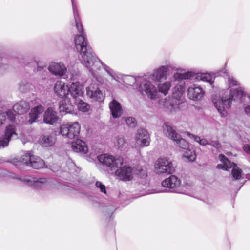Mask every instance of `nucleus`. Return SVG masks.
<instances>
[{
    "label": "nucleus",
    "mask_w": 250,
    "mask_h": 250,
    "mask_svg": "<svg viewBox=\"0 0 250 250\" xmlns=\"http://www.w3.org/2000/svg\"><path fill=\"white\" fill-rule=\"evenodd\" d=\"M247 96V94L241 87L237 89H227L222 96H212V102L218 112L222 117L227 115V110L231 106L232 101L242 103Z\"/></svg>",
    "instance_id": "1"
},
{
    "label": "nucleus",
    "mask_w": 250,
    "mask_h": 250,
    "mask_svg": "<svg viewBox=\"0 0 250 250\" xmlns=\"http://www.w3.org/2000/svg\"><path fill=\"white\" fill-rule=\"evenodd\" d=\"M77 48L80 50H84L87 53L82 52V57L81 58V63L87 69L91 75L95 79L98 80V74L97 72L100 71L101 67L111 76L112 79L115 80V74L114 71L108 66L103 63L94 53L91 48H83L77 44Z\"/></svg>",
    "instance_id": "2"
},
{
    "label": "nucleus",
    "mask_w": 250,
    "mask_h": 250,
    "mask_svg": "<svg viewBox=\"0 0 250 250\" xmlns=\"http://www.w3.org/2000/svg\"><path fill=\"white\" fill-rule=\"evenodd\" d=\"M140 84L138 87V90L143 95H147V96L153 100L156 98L157 95V90L156 87L152 84V83L144 78H139L136 79L132 76H126L124 78V82L128 85H133L137 82H139Z\"/></svg>",
    "instance_id": "3"
},
{
    "label": "nucleus",
    "mask_w": 250,
    "mask_h": 250,
    "mask_svg": "<svg viewBox=\"0 0 250 250\" xmlns=\"http://www.w3.org/2000/svg\"><path fill=\"white\" fill-rule=\"evenodd\" d=\"M72 5L74 17L76 23V26L78 31L80 33V35H77L75 36L74 42L75 45L76 50L78 52H80L81 58L82 57V52L83 51L85 54L87 53L86 51L83 50H80L77 48V44H80V45L83 48H86V47H89L91 48L88 44V42L86 38L85 34L84 32L83 26L81 23L80 16L79 15L78 10L77 9V6L74 2V0H71Z\"/></svg>",
    "instance_id": "4"
},
{
    "label": "nucleus",
    "mask_w": 250,
    "mask_h": 250,
    "mask_svg": "<svg viewBox=\"0 0 250 250\" xmlns=\"http://www.w3.org/2000/svg\"><path fill=\"white\" fill-rule=\"evenodd\" d=\"M218 158L222 163L217 165V168L218 169L229 170V169L232 167L231 174L233 179L238 180L241 178L242 171L238 167L235 163L230 162L228 158L223 154H220Z\"/></svg>",
    "instance_id": "5"
},
{
    "label": "nucleus",
    "mask_w": 250,
    "mask_h": 250,
    "mask_svg": "<svg viewBox=\"0 0 250 250\" xmlns=\"http://www.w3.org/2000/svg\"><path fill=\"white\" fill-rule=\"evenodd\" d=\"M155 170L157 174H170L174 170V167L171 161L167 157H160L155 162Z\"/></svg>",
    "instance_id": "6"
},
{
    "label": "nucleus",
    "mask_w": 250,
    "mask_h": 250,
    "mask_svg": "<svg viewBox=\"0 0 250 250\" xmlns=\"http://www.w3.org/2000/svg\"><path fill=\"white\" fill-rule=\"evenodd\" d=\"M80 131V125L78 122L64 124L60 127L61 134L70 139H77Z\"/></svg>",
    "instance_id": "7"
},
{
    "label": "nucleus",
    "mask_w": 250,
    "mask_h": 250,
    "mask_svg": "<svg viewBox=\"0 0 250 250\" xmlns=\"http://www.w3.org/2000/svg\"><path fill=\"white\" fill-rule=\"evenodd\" d=\"M17 179L36 190L43 188L47 182V179L44 177L39 178L30 176H21Z\"/></svg>",
    "instance_id": "8"
},
{
    "label": "nucleus",
    "mask_w": 250,
    "mask_h": 250,
    "mask_svg": "<svg viewBox=\"0 0 250 250\" xmlns=\"http://www.w3.org/2000/svg\"><path fill=\"white\" fill-rule=\"evenodd\" d=\"M99 161L103 165L110 168L112 170H115L123 165V160L121 158H116L114 156L106 154H101L98 157Z\"/></svg>",
    "instance_id": "9"
},
{
    "label": "nucleus",
    "mask_w": 250,
    "mask_h": 250,
    "mask_svg": "<svg viewBox=\"0 0 250 250\" xmlns=\"http://www.w3.org/2000/svg\"><path fill=\"white\" fill-rule=\"evenodd\" d=\"M173 69V66L170 63L161 66L153 70L151 78L155 82H160L162 80H166L167 73Z\"/></svg>",
    "instance_id": "10"
},
{
    "label": "nucleus",
    "mask_w": 250,
    "mask_h": 250,
    "mask_svg": "<svg viewBox=\"0 0 250 250\" xmlns=\"http://www.w3.org/2000/svg\"><path fill=\"white\" fill-rule=\"evenodd\" d=\"M119 167L115 170L116 175L119 179L124 181H130L133 178L134 173L135 171L130 166L125 165L123 167Z\"/></svg>",
    "instance_id": "11"
},
{
    "label": "nucleus",
    "mask_w": 250,
    "mask_h": 250,
    "mask_svg": "<svg viewBox=\"0 0 250 250\" xmlns=\"http://www.w3.org/2000/svg\"><path fill=\"white\" fill-rule=\"evenodd\" d=\"M15 126L13 125H8L4 131V134L0 137V148L7 146L12 138L17 137Z\"/></svg>",
    "instance_id": "12"
},
{
    "label": "nucleus",
    "mask_w": 250,
    "mask_h": 250,
    "mask_svg": "<svg viewBox=\"0 0 250 250\" xmlns=\"http://www.w3.org/2000/svg\"><path fill=\"white\" fill-rule=\"evenodd\" d=\"M86 91L87 96L93 100L103 101L104 96L97 84L92 83L90 84L86 88Z\"/></svg>",
    "instance_id": "13"
},
{
    "label": "nucleus",
    "mask_w": 250,
    "mask_h": 250,
    "mask_svg": "<svg viewBox=\"0 0 250 250\" xmlns=\"http://www.w3.org/2000/svg\"><path fill=\"white\" fill-rule=\"evenodd\" d=\"M181 184V180L175 175H171L162 182V186L169 189V191L177 192Z\"/></svg>",
    "instance_id": "14"
},
{
    "label": "nucleus",
    "mask_w": 250,
    "mask_h": 250,
    "mask_svg": "<svg viewBox=\"0 0 250 250\" xmlns=\"http://www.w3.org/2000/svg\"><path fill=\"white\" fill-rule=\"evenodd\" d=\"M135 140L137 144L142 146H147L150 144L149 135L145 129L141 128L138 130Z\"/></svg>",
    "instance_id": "15"
},
{
    "label": "nucleus",
    "mask_w": 250,
    "mask_h": 250,
    "mask_svg": "<svg viewBox=\"0 0 250 250\" xmlns=\"http://www.w3.org/2000/svg\"><path fill=\"white\" fill-rule=\"evenodd\" d=\"M48 70L52 74L60 77L64 76L67 72V68L62 62H52L48 66Z\"/></svg>",
    "instance_id": "16"
},
{
    "label": "nucleus",
    "mask_w": 250,
    "mask_h": 250,
    "mask_svg": "<svg viewBox=\"0 0 250 250\" xmlns=\"http://www.w3.org/2000/svg\"><path fill=\"white\" fill-rule=\"evenodd\" d=\"M204 94L202 88L196 84L191 85L188 89V96L190 99L194 101L200 100Z\"/></svg>",
    "instance_id": "17"
},
{
    "label": "nucleus",
    "mask_w": 250,
    "mask_h": 250,
    "mask_svg": "<svg viewBox=\"0 0 250 250\" xmlns=\"http://www.w3.org/2000/svg\"><path fill=\"white\" fill-rule=\"evenodd\" d=\"M55 93L62 99L66 97L69 93L68 87L65 83L61 80L57 81L54 86Z\"/></svg>",
    "instance_id": "18"
},
{
    "label": "nucleus",
    "mask_w": 250,
    "mask_h": 250,
    "mask_svg": "<svg viewBox=\"0 0 250 250\" xmlns=\"http://www.w3.org/2000/svg\"><path fill=\"white\" fill-rule=\"evenodd\" d=\"M59 118L57 113L52 107H49L45 111L43 115V121L44 123L54 125L57 123Z\"/></svg>",
    "instance_id": "19"
},
{
    "label": "nucleus",
    "mask_w": 250,
    "mask_h": 250,
    "mask_svg": "<svg viewBox=\"0 0 250 250\" xmlns=\"http://www.w3.org/2000/svg\"><path fill=\"white\" fill-rule=\"evenodd\" d=\"M83 85L78 82H72L70 87H68L69 93L73 98L76 99L83 94Z\"/></svg>",
    "instance_id": "20"
},
{
    "label": "nucleus",
    "mask_w": 250,
    "mask_h": 250,
    "mask_svg": "<svg viewBox=\"0 0 250 250\" xmlns=\"http://www.w3.org/2000/svg\"><path fill=\"white\" fill-rule=\"evenodd\" d=\"M109 108L112 117L114 118H118L123 114L122 106L119 102L114 99L109 104Z\"/></svg>",
    "instance_id": "21"
},
{
    "label": "nucleus",
    "mask_w": 250,
    "mask_h": 250,
    "mask_svg": "<svg viewBox=\"0 0 250 250\" xmlns=\"http://www.w3.org/2000/svg\"><path fill=\"white\" fill-rule=\"evenodd\" d=\"M196 73L192 71H188L183 73L177 72L174 73L173 78L175 81L179 82V83H181L182 84L184 83L185 84V83L183 81L184 80L193 78L196 79Z\"/></svg>",
    "instance_id": "22"
},
{
    "label": "nucleus",
    "mask_w": 250,
    "mask_h": 250,
    "mask_svg": "<svg viewBox=\"0 0 250 250\" xmlns=\"http://www.w3.org/2000/svg\"><path fill=\"white\" fill-rule=\"evenodd\" d=\"M44 110V108L42 105H38L33 108L29 114V119L28 120V122L30 124H32L36 122Z\"/></svg>",
    "instance_id": "23"
},
{
    "label": "nucleus",
    "mask_w": 250,
    "mask_h": 250,
    "mask_svg": "<svg viewBox=\"0 0 250 250\" xmlns=\"http://www.w3.org/2000/svg\"><path fill=\"white\" fill-rule=\"evenodd\" d=\"M71 147L74 152L87 153L88 149L84 142L81 140L76 139L74 142H72Z\"/></svg>",
    "instance_id": "24"
},
{
    "label": "nucleus",
    "mask_w": 250,
    "mask_h": 250,
    "mask_svg": "<svg viewBox=\"0 0 250 250\" xmlns=\"http://www.w3.org/2000/svg\"><path fill=\"white\" fill-rule=\"evenodd\" d=\"M13 109L17 114H21L30 109V105L27 102L22 100L15 104L13 106Z\"/></svg>",
    "instance_id": "25"
},
{
    "label": "nucleus",
    "mask_w": 250,
    "mask_h": 250,
    "mask_svg": "<svg viewBox=\"0 0 250 250\" xmlns=\"http://www.w3.org/2000/svg\"><path fill=\"white\" fill-rule=\"evenodd\" d=\"M163 131L165 135L172 140H175L176 137H178L179 134L176 132L175 130L172 128L168 123H165L163 124Z\"/></svg>",
    "instance_id": "26"
},
{
    "label": "nucleus",
    "mask_w": 250,
    "mask_h": 250,
    "mask_svg": "<svg viewBox=\"0 0 250 250\" xmlns=\"http://www.w3.org/2000/svg\"><path fill=\"white\" fill-rule=\"evenodd\" d=\"M56 142V137L54 133L46 134L42 135L41 144L45 147L52 146Z\"/></svg>",
    "instance_id": "27"
},
{
    "label": "nucleus",
    "mask_w": 250,
    "mask_h": 250,
    "mask_svg": "<svg viewBox=\"0 0 250 250\" xmlns=\"http://www.w3.org/2000/svg\"><path fill=\"white\" fill-rule=\"evenodd\" d=\"M64 99H62L60 103L59 110L60 112H64L66 113H70L73 109V106L71 104L67 103L69 102V100L65 97Z\"/></svg>",
    "instance_id": "28"
},
{
    "label": "nucleus",
    "mask_w": 250,
    "mask_h": 250,
    "mask_svg": "<svg viewBox=\"0 0 250 250\" xmlns=\"http://www.w3.org/2000/svg\"><path fill=\"white\" fill-rule=\"evenodd\" d=\"M196 79L197 80H201L208 82L210 85H212L214 83L213 76L209 73H198L196 74Z\"/></svg>",
    "instance_id": "29"
},
{
    "label": "nucleus",
    "mask_w": 250,
    "mask_h": 250,
    "mask_svg": "<svg viewBox=\"0 0 250 250\" xmlns=\"http://www.w3.org/2000/svg\"><path fill=\"white\" fill-rule=\"evenodd\" d=\"M30 166L37 169L43 168L45 166L44 161L40 157L34 156L32 158Z\"/></svg>",
    "instance_id": "30"
},
{
    "label": "nucleus",
    "mask_w": 250,
    "mask_h": 250,
    "mask_svg": "<svg viewBox=\"0 0 250 250\" xmlns=\"http://www.w3.org/2000/svg\"><path fill=\"white\" fill-rule=\"evenodd\" d=\"M184 89V83H179L173 89L172 96L176 99H180L183 95Z\"/></svg>",
    "instance_id": "31"
},
{
    "label": "nucleus",
    "mask_w": 250,
    "mask_h": 250,
    "mask_svg": "<svg viewBox=\"0 0 250 250\" xmlns=\"http://www.w3.org/2000/svg\"><path fill=\"white\" fill-rule=\"evenodd\" d=\"M171 87V83L169 81L165 82L163 83H159L158 85V90L160 92L166 95Z\"/></svg>",
    "instance_id": "32"
},
{
    "label": "nucleus",
    "mask_w": 250,
    "mask_h": 250,
    "mask_svg": "<svg viewBox=\"0 0 250 250\" xmlns=\"http://www.w3.org/2000/svg\"><path fill=\"white\" fill-rule=\"evenodd\" d=\"M173 141L182 149L186 150L188 147L189 145L188 142L185 139L182 138L179 134H178V137L175 138V139Z\"/></svg>",
    "instance_id": "33"
},
{
    "label": "nucleus",
    "mask_w": 250,
    "mask_h": 250,
    "mask_svg": "<svg viewBox=\"0 0 250 250\" xmlns=\"http://www.w3.org/2000/svg\"><path fill=\"white\" fill-rule=\"evenodd\" d=\"M32 152L29 151L25 153L21 157L20 160V162L24 165L27 166H30V164L32 161V158L34 155L32 154Z\"/></svg>",
    "instance_id": "34"
},
{
    "label": "nucleus",
    "mask_w": 250,
    "mask_h": 250,
    "mask_svg": "<svg viewBox=\"0 0 250 250\" xmlns=\"http://www.w3.org/2000/svg\"><path fill=\"white\" fill-rule=\"evenodd\" d=\"M126 140L123 136H118L115 142V146L121 150H124L126 147Z\"/></svg>",
    "instance_id": "35"
},
{
    "label": "nucleus",
    "mask_w": 250,
    "mask_h": 250,
    "mask_svg": "<svg viewBox=\"0 0 250 250\" xmlns=\"http://www.w3.org/2000/svg\"><path fill=\"white\" fill-rule=\"evenodd\" d=\"M30 87L31 84L26 80H23L20 83L19 89L21 92L25 93L30 89Z\"/></svg>",
    "instance_id": "36"
},
{
    "label": "nucleus",
    "mask_w": 250,
    "mask_h": 250,
    "mask_svg": "<svg viewBox=\"0 0 250 250\" xmlns=\"http://www.w3.org/2000/svg\"><path fill=\"white\" fill-rule=\"evenodd\" d=\"M183 156L191 162L194 161L196 159V154L194 151L188 149L184 152Z\"/></svg>",
    "instance_id": "37"
},
{
    "label": "nucleus",
    "mask_w": 250,
    "mask_h": 250,
    "mask_svg": "<svg viewBox=\"0 0 250 250\" xmlns=\"http://www.w3.org/2000/svg\"><path fill=\"white\" fill-rule=\"evenodd\" d=\"M96 188L103 194L107 195L106 186L100 181H96L95 184Z\"/></svg>",
    "instance_id": "38"
},
{
    "label": "nucleus",
    "mask_w": 250,
    "mask_h": 250,
    "mask_svg": "<svg viewBox=\"0 0 250 250\" xmlns=\"http://www.w3.org/2000/svg\"><path fill=\"white\" fill-rule=\"evenodd\" d=\"M78 109L79 110L83 112H86L89 108V106L88 104L80 100L78 104Z\"/></svg>",
    "instance_id": "39"
},
{
    "label": "nucleus",
    "mask_w": 250,
    "mask_h": 250,
    "mask_svg": "<svg viewBox=\"0 0 250 250\" xmlns=\"http://www.w3.org/2000/svg\"><path fill=\"white\" fill-rule=\"evenodd\" d=\"M189 135L191 136V137L193 138L196 142L199 143L201 145L205 146L206 145H208L209 142L206 139H201L199 136H195L190 134H189Z\"/></svg>",
    "instance_id": "40"
},
{
    "label": "nucleus",
    "mask_w": 250,
    "mask_h": 250,
    "mask_svg": "<svg viewBox=\"0 0 250 250\" xmlns=\"http://www.w3.org/2000/svg\"><path fill=\"white\" fill-rule=\"evenodd\" d=\"M125 122L127 125L131 128H134L137 125V121L136 119L132 117L125 118Z\"/></svg>",
    "instance_id": "41"
},
{
    "label": "nucleus",
    "mask_w": 250,
    "mask_h": 250,
    "mask_svg": "<svg viewBox=\"0 0 250 250\" xmlns=\"http://www.w3.org/2000/svg\"><path fill=\"white\" fill-rule=\"evenodd\" d=\"M134 171H135V173H134V175H137L141 178H144L147 176L146 171L142 169L141 168H138V169H134Z\"/></svg>",
    "instance_id": "42"
},
{
    "label": "nucleus",
    "mask_w": 250,
    "mask_h": 250,
    "mask_svg": "<svg viewBox=\"0 0 250 250\" xmlns=\"http://www.w3.org/2000/svg\"><path fill=\"white\" fill-rule=\"evenodd\" d=\"M28 65L29 66H33L34 68H35V67L37 66V72L41 71L43 69L44 66V65H40L39 64V63L34 61H33L32 62H29Z\"/></svg>",
    "instance_id": "43"
},
{
    "label": "nucleus",
    "mask_w": 250,
    "mask_h": 250,
    "mask_svg": "<svg viewBox=\"0 0 250 250\" xmlns=\"http://www.w3.org/2000/svg\"><path fill=\"white\" fill-rule=\"evenodd\" d=\"M5 114V116L7 115L8 119L11 121H13L15 119V117L17 114V112H15L14 110H8L6 113H4Z\"/></svg>",
    "instance_id": "44"
},
{
    "label": "nucleus",
    "mask_w": 250,
    "mask_h": 250,
    "mask_svg": "<svg viewBox=\"0 0 250 250\" xmlns=\"http://www.w3.org/2000/svg\"><path fill=\"white\" fill-rule=\"evenodd\" d=\"M208 145H210L211 146H213L216 149H219L221 147V144L219 141L217 140L211 141L209 142Z\"/></svg>",
    "instance_id": "45"
},
{
    "label": "nucleus",
    "mask_w": 250,
    "mask_h": 250,
    "mask_svg": "<svg viewBox=\"0 0 250 250\" xmlns=\"http://www.w3.org/2000/svg\"><path fill=\"white\" fill-rule=\"evenodd\" d=\"M228 81L229 82V86H236L239 84L238 82L233 77H229L228 78Z\"/></svg>",
    "instance_id": "46"
},
{
    "label": "nucleus",
    "mask_w": 250,
    "mask_h": 250,
    "mask_svg": "<svg viewBox=\"0 0 250 250\" xmlns=\"http://www.w3.org/2000/svg\"><path fill=\"white\" fill-rule=\"evenodd\" d=\"M5 120V114L2 110H0V126Z\"/></svg>",
    "instance_id": "47"
},
{
    "label": "nucleus",
    "mask_w": 250,
    "mask_h": 250,
    "mask_svg": "<svg viewBox=\"0 0 250 250\" xmlns=\"http://www.w3.org/2000/svg\"><path fill=\"white\" fill-rule=\"evenodd\" d=\"M244 151L250 154V144H245L243 146Z\"/></svg>",
    "instance_id": "48"
},
{
    "label": "nucleus",
    "mask_w": 250,
    "mask_h": 250,
    "mask_svg": "<svg viewBox=\"0 0 250 250\" xmlns=\"http://www.w3.org/2000/svg\"><path fill=\"white\" fill-rule=\"evenodd\" d=\"M244 111L246 114L250 116V105H248L244 108Z\"/></svg>",
    "instance_id": "49"
},
{
    "label": "nucleus",
    "mask_w": 250,
    "mask_h": 250,
    "mask_svg": "<svg viewBox=\"0 0 250 250\" xmlns=\"http://www.w3.org/2000/svg\"><path fill=\"white\" fill-rule=\"evenodd\" d=\"M3 58L1 56V55L0 54V70L2 68V64H3Z\"/></svg>",
    "instance_id": "50"
},
{
    "label": "nucleus",
    "mask_w": 250,
    "mask_h": 250,
    "mask_svg": "<svg viewBox=\"0 0 250 250\" xmlns=\"http://www.w3.org/2000/svg\"><path fill=\"white\" fill-rule=\"evenodd\" d=\"M109 209H110V212L108 213L109 215L110 216H111V215H110V213L112 214L113 213V212L115 210V208L113 206H110L109 207Z\"/></svg>",
    "instance_id": "51"
},
{
    "label": "nucleus",
    "mask_w": 250,
    "mask_h": 250,
    "mask_svg": "<svg viewBox=\"0 0 250 250\" xmlns=\"http://www.w3.org/2000/svg\"><path fill=\"white\" fill-rule=\"evenodd\" d=\"M185 186V188H186V189H190L192 185L190 184H188V183H186L184 185Z\"/></svg>",
    "instance_id": "52"
},
{
    "label": "nucleus",
    "mask_w": 250,
    "mask_h": 250,
    "mask_svg": "<svg viewBox=\"0 0 250 250\" xmlns=\"http://www.w3.org/2000/svg\"><path fill=\"white\" fill-rule=\"evenodd\" d=\"M43 73H47V71H44V70H43Z\"/></svg>",
    "instance_id": "53"
},
{
    "label": "nucleus",
    "mask_w": 250,
    "mask_h": 250,
    "mask_svg": "<svg viewBox=\"0 0 250 250\" xmlns=\"http://www.w3.org/2000/svg\"><path fill=\"white\" fill-rule=\"evenodd\" d=\"M247 97L250 100V95L247 96Z\"/></svg>",
    "instance_id": "54"
}]
</instances>
